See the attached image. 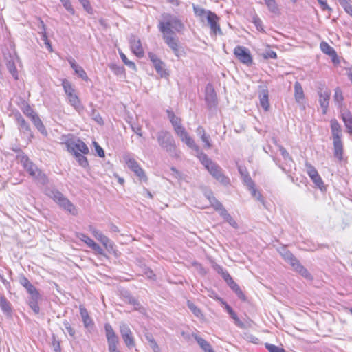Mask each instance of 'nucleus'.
Masks as SVG:
<instances>
[{
	"label": "nucleus",
	"instance_id": "obj_1",
	"mask_svg": "<svg viewBox=\"0 0 352 352\" xmlns=\"http://www.w3.org/2000/svg\"><path fill=\"white\" fill-rule=\"evenodd\" d=\"M157 141L162 149L166 151L170 157H179V151L177 149L175 139L169 131L161 130L157 132Z\"/></svg>",
	"mask_w": 352,
	"mask_h": 352
},
{
	"label": "nucleus",
	"instance_id": "obj_2",
	"mask_svg": "<svg viewBox=\"0 0 352 352\" xmlns=\"http://www.w3.org/2000/svg\"><path fill=\"white\" fill-rule=\"evenodd\" d=\"M17 159L22 164L24 169L35 181L42 185H45L47 183L48 180L45 174L42 173V171L39 170L23 153L18 155Z\"/></svg>",
	"mask_w": 352,
	"mask_h": 352
},
{
	"label": "nucleus",
	"instance_id": "obj_3",
	"mask_svg": "<svg viewBox=\"0 0 352 352\" xmlns=\"http://www.w3.org/2000/svg\"><path fill=\"white\" fill-rule=\"evenodd\" d=\"M158 28L160 32L174 33V30L179 32L184 29V25L177 16L170 13H163Z\"/></svg>",
	"mask_w": 352,
	"mask_h": 352
},
{
	"label": "nucleus",
	"instance_id": "obj_4",
	"mask_svg": "<svg viewBox=\"0 0 352 352\" xmlns=\"http://www.w3.org/2000/svg\"><path fill=\"white\" fill-rule=\"evenodd\" d=\"M47 195L56 202L61 208L72 215H77L78 210L75 206L56 189L47 190Z\"/></svg>",
	"mask_w": 352,
	"mask_h": 352
},
{
	"label": "nucleus",
	"instance_id": "obj_5",
	"mask_svg": "<svg viewBox=\"0 0 352 352\" xmlns=\"http://www.w3.org/2000/svg\"><path fill=\"white\" fill-rule=\"evenodd\" d=\"M3 56L6 60V67L15 80L18 79V71L15 65V61L18 59L16 53L14 48L7 49L3 51Z\"/></svg>",
	"mask_w": 352,
	"mask_h": 352
},
{
	"label": "nucleus",
	"instance_id": "obj_6",
	"mask_svg": "<svg viewBox=\"0 0 352 352\" xmlns=\"http://www.w3.org/2000/svg\"><path fill=\"white\" fill-rule=\"evenodd\" d=\"M124 160L128 168L132 170L141 182H146L148 177H146L144 170L140 167L138 162L131 157L130 155H125Z\"/></svg>",
	"mask_w": 352,
	"mask_h": 352
},
{
	"label": "nucleus",
	"instance_id": "obj_7",
	"mask_svg": "<svg viewBox=\"0 0 352 352\" xmlns=\"http://www.w3.org/2000/svg\"><path fill=\"white\" fill-rule=\"evenodd\" d=\"M14 118L20 133L25 138H27L28 140H31L34 135L29 123L24 119L19 112L15 113L14 114Z\"/></svg>",
	"mask_w": 352,
	"mask_h": 352
},
{
	"label": "nucleus",
	"instance_id": "obj_8",
	"mask_svg": "<svg viewBox=\"0 0 352 352\" xmlns=\"http://www.w3.org/2000/svg\"><path fill=\"white\" fill-rule=\"evenodd\" d=\"M66 145L68 151L74 155H75V153H81L83 155H86L89 152V149L86 144L78 138L68 140L66 142Z\"/></svg>",
	"mask_w": 352,
	"mask_h": 352
},
{
	"label": "nucleus",
	"instance_id": "obj_9",
	"mask_svg": "<svg viewBox=\"0 0 352 352\" xmlns=\"http://www.w3.org/2000/svg\"><path fill=\"white\" fill-rule=\"evenodd\" d=\"M119 329L120 333L125 345L129 349H132L135 347V338L129 325L126 323L122 322L120 324Z\"/></svg>",
	"mask_w": 352,
	"mask_h": 352
},
{
	"label": "nucleus",
	"instance_id": "obj_10",
	"mask_svg": "<svg viewBox=\"0 0 352 352\" xmlns=\"http://www.w3.org/2000/svg\"><path fill=\"white\" fill-rule=\"evenodd\" d=\"M234 54L241 63L246 65L249 66L253 63L250 52L245 47L237 45L234 49Z\"/></svg>",
	"mask_w": 352,
	"mask_h": 352
},
{
	"label": "nucleus",
	"instance_id": "obj_11",
	"mask_svg": "<svg viewBox=\"0 0 352 352\" xmlns=\"http://www.w3.org/2000/svg\"><path fill=\"white\" fill-rule=\"evenodd\" d=\"M206 19L210 28L211 36L223 34L222 30L219 23L220 18L214 12L208 11V15L206 16Z\"/></svg>",
	"mask_w": 352,
	"mask_h": 352
},
{
	"label": "nucleus",
	"instance_id": "obj_12",
	"mask_svg": "<svg viewBox=\"0 0 352 352\" xmlns=\"http://www.w3.org/2000/svg\"><path fill=\"white\" fill-rule=\"evenodd\" d=\"M29 296L27 302L35 314H38L40 311L38 302L41 299V295L36 288L28 292Z\"/></svg>",
	"mask_w": 352,
	"mask_h": 352
},
{
	"label": "nucleus",
	"instance_id": "obj_13",
	"mask_svg": "<svg viewBox=\"0 0 352 352\" xmlns=\"http://www.w3.org/2000/svg\"><path fill=\"white\" fill-rule=\"evenodd\" d=\"M207 170L214 178L222 184L226 186L230 184V179L223 173L222 168L217 163L214 162Z\"/></svg>",
	"mask_w": 352,
	"mask_h": 352
},
{
	"label": "nucleus",
	"instance_id": "obj_14",
	"mask_svg": "<svg viewBox=\"0 0 352 352\" xmlns=\"http://www.w3.org/2000/svg\"><path fill=\"white\" fill-rule=\"evenodd\" d=\"M175 133L188 147L195 151H199V146L195 144L194 140L188 135L186 129L183 126L175 129Z\"/></svg>",
	"mask_w": 352,
	"mask_h": 352
},
{
	"label": "nucleus",
	"instance_id": "obj_15",
	"mask_svg": "<svg viewBox=\"0 0 352 352\" xmlns=\"http://www.w3.org/2000/svg\"><path fill=\"white\" fill-rule=\"evenodd\" d=\"M162 38L167 45L173 50V53L179 56V40L177 37L173 36L174 33L161 32Z\"/></svg>",
	"mask_w": 352,
	"mask_h": 352
},
{
	"label": "nucleus",
	"instance_id": "obj_16",
	"mask_svg": "<svg viewBox=\"0 0 352 352\" xmlns=\"http://www.w3.org/2000/svg\"><path fill=\"white\" fill-rule=\"evenodd\" d=\"M205 100L209 109H214L217 105V95L210 84H208L206 87Z\"/></svg>",
	"mask_w": 352,
	"mask_h": 352
},
{
	"label": "nucleus",
	"instance_id": "obj_17",
	"mask_svg": "<svg viewBox=\"0 0 352 352\" xmlns=\"http://www.w3.org/2000/svg\"><path fill=\"white\" fill-rule=\"evenodd\" d=\"M90 230L91 231L92 234L95 236V238L100 241L102 245L109 250H113L114 248V243L111 241L107 236L104 235L101 232L96 230V228H94L92 227L90 228Z\"/></svg>",
	"mask_w": 352,
	"mask_h": 352
},
{
	"label": "nucleus",
	"instance_id": "obj_18",
	"mask_svg": "<svg viewBox=\"0 0 352 352\" xmlns=\"http://www.w3.org/2000/svg\"><path fill=\"white\" fill-rule=\"evenodd\" d=\"M130 47L132 52L139 58L144 56V50L140 38L135 35H131L129 38Z\"/></svg>",
	"mask_w": 352,
	"mask_h": 352
},
{
	"label": "nucleus",
	"instance_id": "obj_19",
	"mask_svg": "<svg viewBox=\"0 0 352 352\" xmlns=\"http://www.w3.org/2000/svg\"><path fill=\"white\" fill-rule=\"evenodd\" d=\"M77 237L80 239L82 241L85 242L89 248H91L93 250H94L97 254L103 255L104 250L103 249L96 243L93 239L87 236L83 233L77 234Z\"/></svg>",
	"mask_w": 352,
	"mask_h": 352
},
{
	"label": "nucleus",
	"instance_id": "obj_20",
	"mask_svg": "<svg viewBox=\"0 0 352 352\" xmlns=\"http://www.w3.org/2000/svg\"><path fill=\"white\" fill-rule=\"evenodd\" d=\"M305 166L307 168V173L311 177L312 182L316 184V186L322 189V187L323 186V182L317 170L310 164L306 163Z\"/></svg>",
	"mask_w": 352,
	"mask_h": 352
},
{
	"label": "nucleus",
	"instance_id": "obj_21",
	"mask_svg": "<svg viewBox=\"0 0 352 352\" xmlns=\"http://www.w3.org/2000/svg\"><path fill=\"white\" fill-rule=\"evenodd\" d=\"M320 47L321 51L323 53L329 55L331 57V60L333 63L338 64L340 63V60L338 57L336 50L331 46H330L327 42H321Z\"/></svg>",
	"mask_w": 352,
	"mask_h": 352
},
{
	"label": "nucleus",
	"instance_id": "obj_22",
	"mask_svg": "<svg viewBox=\"0 0 352 352\" xmlns=\"http://www.w3.org/2000/svg\"><path fill=\"white\" fill-rule=\"evenodd\" d=\"M319 95V103L322 109V114L325 115L327 112L329 100L331 96V91L329 90H325L324 91H320Z\"/></svg>",
	"mask_w": 352,
	"mask_h": 352
},
{
	"label": "nucleus",
	"instance_id": "obj_23",
	"mask_svg": "<svg viewBox=\"0 0 352 352\" xmlns=\"http://www.w3.org/2000/svg\"><path fill=\"white\" fill-rule=\"evenodd\" d=\"M259 102L261 107L267 111L270 109L269 91L266 87H263L258 92Z\"/></svg>",
	"mask_w": 352,
	"mask_h": 352
},
{
	"label": "nucleus",
	"instance_id": "obj_24",
	"mask_svg": "<svg viewBox=\"0 0 352 352\" xmlns=\"http://www.w3.org/2000/svg\"><path fill=\"white\" fill-rule=\"evenodd\" d=\"M330 126L333 140H341L342 127L336 118H333L330 120Z\"/></svg>",
	"mask_w": 352,
	"mask_h": 352
},
{
	"label": "nucleus",
	"instance_id": "obj_25",
	"mask_svg": "<svg viewBox=\"0 0 352 352\" xmlns=\"http://www.w3.org/2000/svg\"><path fill=\"white\" fill-rule=\"evenodd\" d=\"M341 118L344 122L346 132L349 135H352V113L349 110L341 111Z\"/></svg>",
	"mask_w": 352,
	"mask_h": 352
},
{
	"label": "nucleus",
	"instance_id": "obj_26",
	"mask_svg": "<svg viewBox=\"0 0 352 352\" xmlns=\"http://www.w3.org/2000/svg\"><path fill=\"white\" fill-rule=\"evenodd\" d=\"M38 27L40 29V31L38 32V33L41 35V40L43 41L44 44L45 45L47 49L50 52H52L53 51L52 46L51 45L50 41H49V39L47 38L45 25L44 24L43 21L40 19L38 21Z\"/></svg>",
	"mask_w": 352,
	"mask_h": 352
},
{
	"label": "nucleus",
	"instance_id": "obj_27",
	"mask_svg": "<svg viewBox=\"0 0 352 352\" xmlns=\"http://www.w3.org/2000/svg\"><path fill=\"white\" fill-rule=\"evenodd\" d=\"M104 330L107 344L119 343V338L109 323H106L104 324Z\"/></svg>",
	"mask_w": 352,
	"mask_h": 352
},
{
	"label": "nucleus",
	"instance_id": "obj_28",
	"mask_svg": "<svg viewBox=\"0 0 352 352\" xmlns=\"http://www.w3.org/2000/svg\"><path fill=\"white\" fill-rule=\"evenodd\" d=\"M294 98L296 102L299 104H302L305 100L304 91L301 84L296 81L294 83Z\"/></svg>",
	"mask_w": 352,
	"mask_h": 352
},
{
	"label": "nucleus",
	"instance_id": "obj_29",
	"mask_svg": "<svg viewBox=\"0 0 352 352\" xmlns=\"http://www.w3.org/2000/svg\"><path fill=\"white\" fill-rule=\"evenodd\" d=\"M334 157L339 161L343 159V144L341 140H333Z\"/></svg>",
	"mask_w": 352,
	"mask_h": 352
},
{
	"label": "nucleus",
	"instance_id": "obj_30",
	"mask_svg": "<svg viewBox=\"0 0 352 352\" xmlns=\"http://www.w3.org/2000/svg\"><path fill=\"white\" fill-rule=\"evenodd\" d=\"M0 308L3 314L10 316L12 312V307L10 302L4 296H0Z\"/></svg>",
	"mask_w": 352,
	"mask_h": 352
},
{
	"label": "nucleus",
	"instance_id": "obj_31",
	"mask_svg": "<svg viewBox=\"0 0 352 352\" xmlns=\"http://www.w3.org/2000/svg\"><path fill=\"white\" fill-rule=\"evenodd\" d=\"M193 338L197 341L200 347L204 351V352H214L210 344L208 341L197 336V334H193Z\"/></svg>",
	"mask_w": 352,
	"mask_h": 352
},
{
	"label": "nucleus",
	"instance_id": "obj_32",
	"mask_svg": "<svg viewBox=\"0 0 352 352\" xmlns=\"http://www.w3.org/2000/svg\"><path fill=\"white\" fill-rule=\"evenodd\" d=\"M79 309L84 326L87 328L89 327L91 325L93 324V321L91 318L89 317L87 309L84 306L80 305Z\"/></svg>",
	"mask_w": 352,
	"mask_h": 352
},
{
	"label": "nucleus",
	"instance_id": "obj_33",
	"mask_svg": "<svg viewBox=\"0 0 352 352\" xmlns=\"http://www.w3.org/2000/svg\"><path fill=\"white\" fill-rule=\"evenodd\" d=\"M166 113L174 131L182 126L181 119L176 116L172 111L167 110Z\"/></svg>",
	"mask_w": 352,
	"mask_h": 352
},
{
	"label": "nucleus",
	"instance_id": "obj_34",
	"mask_svg": "<svg viewBox=\"0 0 352 352\" xmlns=\"http://www.w3.org/2000/svg\"><path fill=\"white\" fill-rule=\"evenodd\" d=\"M196 152L197 153V157L199 160L206 169L214 163L213 161H212V160L208 158V155L201 151L199 148V151Z\"/></svg>",
	"mask_w": 352,
	"mask_h": 352
},
{
	"label": "nucleus",
	"instance_id": "obj_35",
	"mask_svg": "<svg viewBox=\"0 0 352 352\" xmlns=\"http://www.w3.org/2000/svg\"><path fill=\"white\" fill-rule=\"evenodd\" d=\"M31 120L33 122V124H34L35 127L38 129V131L41 133H42L43 135H45V136L47 135V132L46 131V129L38 115H35L34 116H32V120Z\"/></svg>",
	"mask_w": 352,
	"mask_h": 352
},
{
	"label": "nucleus",
	"instance_id": "obj_36",
	"mask_svg": "<svg viewBox=\"0 0 352 352\" xmlns=\"http://www.w3.org/2000/svg\"><path fill=\"white\" fill-rule=\"evenodd\" d=\"M153 65L155 71L161 77H166L168 75L165 69V63L161 59L158 60L157 62L154 63Z\"/></svg>",
	"mask_w": 352,
	"mask_h": 352
},
{
	"label": "nucleus",
	"instance_id": "obj_37",
	"mask_svg": "<svg viewBox=\"0 0 352 352\" xmlns=\"http://www.w3.org/2000/svg\"><path fill=\"white\" fill-rule=\"evenodd\" d=\"M268 10L274 14L278 15L280 9L276 0H263Z\"/></svg>",
	"mask_w": 352,
	"mask_h": 352
},
{
	"label": "nucleus",
	"instance_id": "obj_38",
	"mask_svg": "<svg viewBox=\"0 0 352 352\" xmlns=\"http://www.w3.org/2000/svg\"><path fill=\"white\" fill-rule=\"evenodd\" d=\"M223 304H225V307L228 313L230 314V317L234 320V323L236 326L239 327H243V324L239 318L237 314L234 311L232 308L228 305L226 302H223Z\"/></svg>",
	"mask_w": 352,
	"mask_h": 352
},
{
	"label": "nucleus",
	"instance_id": "obj_39",
	"mask_svg": "<svg viewBox=\"0 0 352 352\" xmlns=\"http://www.w3.org/2000/svg\"><path fill=\"white\" fill-rule=\"evenodd\" d=\"M219 215L223 218V219L228 222L232 228H238V223L232 217V216L228 212L226 209L223 210Z\"/></svg>",
	"mask_w": 352,
	"mask_h": 352
},
{
	"label": "nucleus",
	"instance_id": "obj_40",
	"mask_svg": "<svg viewBox=\"0 0 352 352\" xmlns=\"http://www.w3.org/2000/svg\"><path fill=\"white\" fill-rule=\"evenodd\" d=\"M19 283L26 289L27 292L36 288L24 275H20Z\"/></svg>",
	"mask_w": 352,
	"mask_h": 352
},
{
	"label": "nucleus",
	"instance_id": "obj_41",
	"mask_svg": "<svg viewBox=\"0 0 352 352\" xmlns=\"http://www.w3.org/2000/svg\"><path fill=\"white\" fill-rule=\"evenodd\" d=\"M228 285L235 292V294L241 300H242L243 301H245L246 300L245 296L243 293L240 287L236 283L234 282V280L231 282Z\"/></svg>",
	"mask_w": 352,
	"mask_h": 352
},
{
	"label": "nucleus",
	"instance_id": "obj_42",
	"mask_svg": "<svg viewBox=\"0 0 352 352\" xmlns=\"http://www.w3.org/2000/svg\"><path fill=\"white\" fill-rule=\"evenodd\" d=\"M278 148H279L280 154L283 156L286 164L291 166V164H294L292 157H291L289 153L287 152V151L283 146L280 145V146H278Z\"/></svg>",
	"mask_w": 352,
	"mask_h": 352
},
{
	"label": "nucleus",
	"instance_id": "obj_43",
	"mask_svg": "<svg viewBox=\"0 0 352 352\" xmlns=\"http://www.w3.org/2000/svg\"><path fill=\"white\" fill-rule=\"evenodd\" d=\"M75 158L76 159L78 164L82 166V168H87L89 167V162L85 156L82 153H75V155H74Z\"/></svg>",
	"mask_w": 352,
	"mask_h": 352
},
{
	"label": "nucleus",
	"instance_id": "obj_44",
	"mask_svg": "<svg viewBox=\"0 0 352 352\" xmlns=\"http://www.w3.org/2000/svg\"><path fill=\"white\" fill-rule=\"evenodd\" d=\"M69 102L72 106H73L76 110H78L81 107L80 102L77 96L74 93L72 94L71 95L67 96Z\"/></svg>",
	"mask_w": 352,
	"mask_h": 352
},
{
	"label": "nucleus",
	"instance_id": "obj_45",
	"mask_svg": "<svg viewBox=\"0 0 352 352\" xmlns=\"http://www.w3.org/2000/svg\"><path fill=\"white\" fill-rule=\"evenodd\" d=\"M210 203L214 209L219 212V214L226 209L222 204L215 197H211V201Z\"/></svg>",
	"mask_w": 352,
	"mask_h": 352
},
{
	"label": "nucleus",
	"instance_id": "obj_46",
	"mask_svg": "<svg viewBox=\"0 0 352 352\" xmlns=\"http://www.w3.org/2000/svg\"><path fill=\"white\" fill-rule=\"evenodd\" d=\"M62 85L67 96L71 95L72 94L74 93V89L73 88L70 82H69L67 80H63Z\"/></svg>",
	"mask_w": 352,
	"mask_h": 352
},
{
	"label": "nucleus",
	"instance_id": "obj_47",
	"mask_svg": "<svg viewBox=\"0 0 352 352\" xmlns=\"http://www.w3.org/2000/svg\"><path fill=\"white\" fill-rule=\"evenodd\" d=\"M187 306L188 309L197 316L201 317L202 316V314L201 310L191 301L188 300Z\"/></svg>",
	"mask_w": 352,
	"mask_h": 352
},
{
	"label": "nucleus",
	"instance_id": "obj_48",
	"mask_svg": "<svg viewBox=\"0 0 352 352\" xmlns=\"http://www.w3.org/2000/svg\"><path fill=\"white\" fill-rule=\"evenodd\" d=\"M193 10H194L195 14L201 18H203L204 16L206 17V16L208 15V12L209 11V10H205L203 8H201L199 6H195V5H193Z\"/></svg>",
	"mask_w": 352,
	"mask_h": 352
},
{
	"label": "nucleus",
	"instance_id": "obj_49",
	"mask_svg": "<svg viewBox=\"0 0 352 352\" xmlns=\"http://www.w3.org/2000/svg\"><path fill=\"white\" fill-rule=\"evenodd\" d=\"M248 190L250 191V193L253 197H254L256 200L259 201L261 203L264 202V199L263 198L261 192L257 190V189L255 187V185L252 186V188H250Z\"/></svg>",
	"mask_w": 352,
	"mask_h": 352
},
{
	"label": "nucleus",
	"instance_id": "obj_50",
	"mask_svg": "<svg viewBox=\"0 0 352 352\" xmlns=\"http://www.w3.org/2000/svg\"><path fill=\"white\" fill-rule=\"evenodd\" d=\"M120 58L122 59V60L124 62V63L127 65L128 67H129L131 69H134L135 70L136 69V66H135V64L129 60L126 56L122 52H120Z\"/></svg>",
	"mask_w": 352,
	"mask_h": 352
},
{
	"label": "nucleus",
	"instance_id": "obj_51",
	"mask_svg": "<svg viewBox=\"0 0 352 352\" xmlns=\"http://www.w3.org/2000/svg\"><path fill=\"white\" fill-rule=\"evenodd\" d=\"M351 0H344L340 4L344 8L345 12L352 16V6L350 3Z\"/></svg>",
	"mask_w": 352,
	"mask_h": 352
},
{
	"label": "nucleus",
	"instance_id": "obj_52",
	"mask_svg": "<svg viewBox=\"0 0 352 352\" xmlns=\"http://www.w3.org/2000/svg\"><path fill=\"white\" fill-rule=\"evenodd\" d=\"M265 346L269 351V352H285L283 348L279 347L272 344L265 343Z\"/></svg>",
	"mask_w": 352,
	"mask_h": 352
},
{
	"label": "nucleus",
	"instance_id": "obj_53",
	"mask_svg": "<svg viewBox=\"0 0 352 352\" xmlns=\"http://www.w3.org/2000/svg\"><path fill=\"white\" fill-rule=\"evenodd\" d=\"M296 271L300 273L302 276L305 277L306 278L310 279L311 278L310 273L301 264L298 265L297 268H296Z\"/></svg>",
	"mask_w": 352,
	"mask_h": 352
},
{
	"label": "nucleus",
	"instance_id": "obj_54",
	"mask_svg": "<svg viewBox=\"0 0 352 352\" xmlns=\"http://www.w3.org/2000/svg\"><path fill=\"white\" fill-rule=\"evenodd\" d=\"M333 98H334V101L338 104H340L343 101L344 97L342 95V92L339 87H337L335 89V94L333 96Z\"/></svg>",
	"mask_w": 352,
	"mask_h": 352
},
{
	"label": "nucleus",
	"instance_id": "obj_55",
	"mask_svg": "<svg viewBox=\"0 0 352 352\" xmlns=\"http://www.w3.org/2000/svg\"><path fill=\"white\" fill-rule=\"evenodd\" d=\"M74 71L75 73L82 80L85 81H87L89 80L86 72L81 66L79 65Z\"/></svg>",
	"mask_w": 352,
	"mask_h": 352
},
{
	"label": "nucleus",
	"instance_id": "obj_56",
	"mask_svg": "<svg viewBox=\"0 0 352 352\" xmlns=\"http://www.w3.org/2000/svg\"><path fill=\"white\" fill-rule=\"evenodd\" d=\"M63 7L72 14H74L75 10L69 0H60Z\"/></svg>",
	"mask_w": 352,
	"mask_h": 352
},
{
	"label": "nucleus",
	"instance_id": "obj_57",
	"mask_svg": "<svg viewBox=\"0 0 352 352\" xmlns=\"http://www.w3.org/2000/svg\"><path fill=\"white\" fill-rule=\"evenodd\" d=\"M63 326H64L65 329L67 330V331L69 334V336L74 338H75L76 331L72 327L70 323L67 320H65L63 321Z\"/></svg>",
	"mask_w": 352,
	"mask_h": 352
},
{
	"label": "nucleus",
	"instance_id": "obj_58",
	"mask_svg": "<svg viewBox=\"0 0 352 352\" xmlns=\"http://www.w3.org/2000/svg\"><path fill=\"white\" fill-rule=\"evenodd\" d=\"M243 182L245 184V185L248 188H252V186L255 185V183L252 179L251 177L250 176L249 173L245 175L244 177H242Z\"/></svg>",
	"mask_w": 352,
	"mask_h": 352
},
{
	"label": "nucleus",
	"instance_id": "obj_59",
	"mask_svg": "<svg viewBox=\"0 0 352 352\" xmlns=\"http://www.w3.org/2000/svg\"><path fill=\"white\" fill-rule=\"evenodd\" d=\"M23 113L29 117L31 120H32V116H34L35 115H38L36 113H35L33 109L31 108L30 105H26L23 109Z\"/></svg>",
	"mask_w": 352,
	"mask_h": 352
},
{
	"label": "nucleus",
	"instance_id": "obj_60",
	"mask_svg": "<svg viewBox=\"0 0 352 352\" xmlns=\"http://www.w3.org/2000/svg\"><path fill=\"white\" fill-rule=\"evenodd\" d=\"M253 23L258 31L264 32V30L263 28V22L259 17H258V16L254 17Z\"/></svg>",
	"mask_w": 352,
	"mask_h": 352
},
{
	"label": "nucleus",
	"instance_id": "obj_61",
	"mask_svg": "<svg viewBox=\"0 0 352 352\" xmlns=\"http://www.w3.org/2000/svg\"><path fill=\"white\" fill-rule=\"evenodd\" d=\"M200 138L202 140V142L205 144L206 148H210L212 147L210 135L205 134L202 135Z\"/></svg>",
	"mask_w": 352,
	"mask_h": 352
},
{
	"label": "nucleus",
	"instance_id": "obj_62",
	"mask_svg": "<svg viewBox=\"0 0 352 352\" xmlns=\"http://www.w3.org/2000/svg\"><path fill=\"white\" fill-rule=\"evenodd\" d=\"M92 118L99 124H103V120L100 115L96 111L93 110L92 111Z\"/></svg>",
	"mask_w": 352,
	"mask_h": 352
},
{
	"label": "nucleus",
	"instance_id": "obj_63",
	"mask_svg": "<svg viewBox=\"0 0 352 352\" xmlns=\"http://www.w3.org/2000/svg\"><path fill=\"white\" fill-rule=\"evenodd\" d=\"M263 57L265 59H269V58L275 59V58H277V54H276V53L274 51H273L272 50H267L263 54Z\"/></svg>",
	"mask_w": 352,
	"mask_h": 352
},
{
	"label": "nucleus",
	"instance_id": "obj_64",
	"mask_svg": "<svg viewBox=\"0 0 352 352\" xmlns=\"http://www.w3.org/2000/svg\"><path fill=\"white\" fill-rule=\"evenodd\" d=\"M80 2L88 13H91L92 8L90 5L89 0H82Z\"/></svg>",
	"mask_w": 352,
	"mask_h": 352
}]
</instances>
